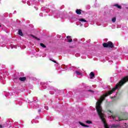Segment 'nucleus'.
Here are the masks:
<instances>
[{
    "mask_svg": "<svg viewBox=\"0 0 128 128\" xmlns=\"http://www.w3.org/2000/svg\"><path fill=\"white\" fill-rule=\"evenodd\" d=\"M118 120L119 122H120V120H126V119L122 117H118Z\"/></svg>",
    "mask_w": 128,
    "mask_h": 128,
    "instance_id": "obj_8",
    "label": "nucleus"
},
{
    "mask_svg": "<svg viewBox=\"0 0 128 128\" xmlns=\"http://www.w3.org/2000/svg\"><path fill=\"white\" fill-rule=\"evenodd\" d=\"M38 112H42V110H38Z\"/></svg>",
    "mask_w": 128,
    "mask_h": 128,
    "instance_id": "obj_19",
    "label": "nucleus"
},
{
    "mask_svg": "<svg viewBox=\"0 0 128 128\" xmlns=\"http://www.w3.org/2000/svg\"><path fill=\"white\" fill-rule=\"evenodd\" d=\"M114 128H116V126H114Z\"/></svg>",
    "mask_w": 128,
    "mask_h": 128,
    "instance_id": "obj_22",
    "label": "nucleus"
},
{
    "mask_svg": "<svg viewBox=\"0 0 128 128\" xmlns=\"http://www.w3.org/2000/svg\"><path fill=\"white\" fill-rule=\"evenodd\" d=\"M86 122L88 124H92V121L90 120H86Z\"/></svg>",
    "mask_w": 128,
    "mask_h": 128,
    "instance_id": "obj_14",
    "label": "nucleus"
},
{
    "mask_svg": "<svg viewBox=\"0 0 128 128\" xmlns=\"http://www.w3.org/2000/svg\"><path fill=\"white\" fill-rule=\"evenodd\" d=\"M20 80V82H26V77H20L19 78Z\"/></svg>",
    "mask_w": 128,
    "mask_h": 128,
    "instance_id": "obj_2",
    "label": "nucleus"
},
{
    "mask_svg": "<svg viewBox=\"0 0 128 128\" xmlns=\"http://www.w3.org/2000/svg\"><path fill=\"white\" fill-rule=\"evenodd\" d=\"M31 36H32L34 38H36V40H40V38H38L36 36H34V35H31Z\"/></svg>",
    "mask_w": 128,
    "mask_h": 128,
    "instance_id": "obj_11",
    "label": "nucleus"
},
{
    "mask_svg": "<svg viewBox=\"0 0 128 128\" xmlns=\"http://www.w3.org/2000/svg\"><path fill=\"white\" fill-rule=\"evenodd\" d=\"M79 124H80V126H84L85 128H89L90 126H88V125H86L84 124V123L79 122Z\"/></svg>",
    "mask_w": 128,
    "mask_h": 128,
    "instance_id": "obj_5",
    "label": "nucleus"
},
{
    "mask_svg": "<svg viewBox=\"0 0 128 128\" xmlns=\"http://www.w3.org/2000/svg\"><path fill=\"white\" fill-rule=\"evenodd\" d=\"M76 74H78V76H82V72L78 71H76Z\"/></svg>",
    "mask_w": 128,
    "mask_h": 128,
    "instance_id": "obj_10",
    "label": "nucleus"
},
{
    "mask_svg": "<svg viewBox=\"0 0 128 128\" xmlns=\"http://www.w3.org/2000/svg\"><path fill=\"white\" fill-rule=\"evenodd\" d=\"M70 38V36H67V38Z\"/></svg>",
    "mask_w": 128,
    "mask_h": 128,
    "instance_id": "obj_20",
    "label": "nucleus"
},
{
    "mask_svg": "<svg viewBox=\"0 0 128 128\" xmlns=\"http://www.w3.org/2000/svg\"><path fill=\"white\" fill-rule=\"evenodd\" d=\"M18 32V34H19V36H24V34H22V31L21 30H19Z\"/></svg>",
    "mask_w": 128,
    "mask_h": 128,
    "instance_id": "obj_6",
    "label": "nucleus"
},
{
    "mask_svg": "<svg viewBox=\"0 0 128 128\" xmlns=\"http://www.w3.org/2000/svg\"><path fill=\"white\" fill-rule=\"evenodd\" d=\"M50 60H51V62H54V64H58V62H56V61L52 60V59H50Z\"/></svg>",
    "mask_w": 128,
    "mask_h": 128,
    "instance_id": "obj_15",
    "label": "nucleus"
},
{
    "mask_svg": "<svg viewBox=\"0 0 128 128\" xmlns=\"http://www.w3.org/2000/svg\"><path fill=\"white\" fill-rule=\"evenodd\" d=\"M112 116V118H114V116Z\"/></svg>",
    "mask_w": 128,
    "mask_h": 128,
    "instance_id": "obj_23",
    "label": "nucleus"
},
{
    "mask_svg": "<svg viewBox=\"0 0 128 128\" xmlns=\"http://www.w3.org/2000/svg\"><path fill=\"white\" fill-rule=\"evenodd\" d=\"M88 92H94V91L90 90H88Z\"/></svg>",
    "mask_w": 128,
    "mask_h": 128,
    "instance_id": "obj_17",
    "label": "nucleus"
},
{
    "mask_svg": "<svg viewBox=\"0 0 128 128\" xmlns=\"http://www.w3.org/2000/svg\"><path fill=\"white\" fill-rule=\"evenodd\" d=\"M104 48H114V44L112 42L109 41L108 42L103 44Z\"/></svg>",
    "mask_w": 128,
    "mask_h": 128,
    "instance_id": "obj_1",
    "label": "nucleus"
},
{
    "mask_svg": "<svg viewBox=\"0 0 128 128\" xmlns=\"http://www.w3.org/2000/svg\"><path fill=\"white\" fill-rule=\"evenodd\" d=\"M114 6H116V8H118L119 10H122V6L118 5V4H115Z\"/></svg>",
    "mask_w": 128,
    "mask_h": 128,
    "instance_id": "obj_7",
    "label": "nucleus"
},
{
    "mask_svg": "<svg viewBox=\"0 0 128 128\" xmlns=\"http://www.w3.org/2000/svg\"><path fill=\"white\" fill-rule=\"evenodd\" d=\"M94 72H92L90 73V80H92V78H94Z\"/></svg>",
    "mask_w": 128,
    "mask_h": 128,
    "instance_id": "obj_3",
    "label": "nucleus"
},
{
    "mask_svg": "<svg viewBox=\"0 0 128 128\" xmlns=\"http://www.w3.org/2000/svg\"><path fill=\"white\" fill-rule=\"evenodd\" d=\"M80 22H86V20L84 19V18H80L79 20Z\"/></svg>",
    "mask_w": 128,
    "mask_h": 128,
    "instance_id": "obj_12",
    "label": "nucleus"
},
{
    "mask_svg": "<svg viewBox=\"0 0 128 128\" xmlns=\"http://www.w3.org/2000/svg\"><path fill=\"white\" fill-rule=\"evenodd\" d=\"M108 112H112V111H110V110H108Z\"/></svg>",
    "mask_w": 128,
    "mask_h": 128,
    "instance_id": "obj_21",
    "label": "nucleus"
},
{
    "mask_svg": "<svg viewBox=\"0 0 128 128\" xmlns=\"http://www.w3.org/2000/svg\"><path fill=\"white\" fill-rule=\"evenodd\" d=\"M116 18H113L112 19V22H116Z\"/></svg>",
    "mask_w": 128,
    "mask_h": 128,
    "instance_id": "obj_13",
    "label": "nucleus"
},
{
    "mask_svg": "<svg viewBox=\"0 0 128 128\" xmlns=\"http://www.w3.org/2000/svg\"><path fill=\"white\" fill-rule=\"evenodd\" d=\"M40 46H42V48H46V45H44L42 43H40Z\"/></svg>",
    "mask_w": 128,
    "mask_h": 128,
    "instance_id": "obj_9",
    "label": "nucleus"
},
{
    "mask_svg": "<svg viewBox=\"0 0 128 128\" xmlns=\"http://www.w3.org/2000/svg\"><path fill=\"white\" fill-rule=\"evenodd\" d=\"M68 42H72V39H70V40H68Z\"/></svg>",
    "mask_w": 128,
    "mask_h": 128,
    "instance_id": "obj_16",
    "label": "nucleus"
},
{
    "mask_svg": "<svg viewBox=\"0 0 128 128\" xmlns=\"http://www.w3.org/2000/svg\"><path fill=\"white\" fill-rule=\"evenodd\" d=\"M0 128H2V125L0 124Z\"/></svg>",
    "mask_w": 128,
    "mask_h": 128,
    "instance_id": "obj_18",
    "label": "nucleus"
},
{
    "mask_svg": "<svg viewBox=\"0 0 128 128\" xmlns=\"http://www.w3.org/2000/svg\"><path fill=\"white\" fill-rule=\"evenodd\" d=\"M0 26H1V25H0Z\"/></svg>",
    "mask_w": 128,
    "mask_h": 128,
    "instance_id": "obj_24",
    "label": "nucleus"
},
{
    "mask_svg": "<svg viewBox=\"0 0 128 128\" xmlns=\"http://www.w3.org/2000/svg\"><path fill=\"white\" fill-rule=\"evenodd\" d=\"M76 12L77 14H82V10L80 9H77Z\"/></svg>",
    "mask_w": 128,
    "mask_h": 128,
    "instance_id": "obj_4",
    "label": "nucleus"
}]
</instances>
